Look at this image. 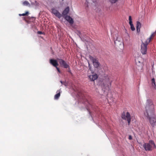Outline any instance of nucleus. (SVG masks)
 I'll list each match as a JSON object with an SVG mask.
<instances>
[{"label":"nucleus","instance_id":"nucleus-1","mask_svg":"<svg viewBox=\"0 0 156 156\" xmlns=\"http://www.w3.org/2000/svg\"><path fill=\"white\" fill-rule=\"evenodd\" d=\"M145 115L146 117L154 115V106L152 101L151 99L147 100L145 106Z\"/></svg>","mask_w":156,"mask_h":156},{"label":"nucleus","instance_id":"nucleus-2","mask_svg":"<svg viewBox=\"0 0 156 156\" xmlns=\"http://www.w3.org/2000/svg\"><path fill=\"white\" fill-rule=\"evenodd\" d=\"M143 147L146 151H151L156 147V146L153 141L150 140L149 143H144Z\"/></svg>","mask_w":156,"mask_h":156},{"label":"nucleus","instance_id":"nucleus-3","mask_svg":"<svg viewBox=\"0 0 156 156\" xmlns=\"http://www.w3.org/2000/svg\"><path fill=\"white\" fill-rule=\"evenodd\" d=\"M121 118L124 120H126L128 122V125H129L131 119L130 115L128 112H127L126 114L125 112H123L122 113Z\"/></svg>","mask_w":156,"mask_h":156},{"label":"nucleus","instance_id":"nucleus-4","mask_svg":"<svg viewBox=\"0 0 156 156\" xmlns=\"http://www.w3.org/2000/svg\"><path fill=\"white\" fill-rule=\"evenodd\" d=\"M147 44L146 43V41L144 43L143 42H142L141 44V49L140 51L141 53L143 55L146 54L147 53V45L148 44Z\"/></svg>","mask_w":156,"mask_h":156},{"label":"nucleus","instance_id":"nucleus-5","mask_svg":"<svg viewBox=\"0 0 156 156\" xmlns=\"http://www.w3.org/2000/svg\"><path fill=\"white\" fill-rule=\"evenodd\" d=\"M147 117L149 120L150 123L152 126L154 127V126L156 125V117L155 114H154V115Z\"/></svg>","mask_w":156,"mask_h":156},{"label":"nucleus","instance_id":"nucleus-6","mask_svg":"<svg viewBox=\"0 0 156 156\" xmlns=\"http://www.w3.org/2000/svg\"><path fill=\"white\" fill-rule=\"evenodd\" d=\"M57 60L59 62L60 66L65 68H69V66L66 62L62 59L57 58Z\"/></svg>","mask_w":156,"mask_h":156},{"label":"nucleus","instance_id":"nucleus-7","mask_svg":"<svg viewBox=\"0 0 156 156\" xmlns=\"http://www.w3.org/2000/svg\"><path fill=\"white\" fill-rule=\"evenodd\" d=\"M89 58L92 61L94 66L96 68H98L99 66V63L98 61L96 58H94L91 55H89Z\"/></svg>","mask_w":156,"mask_h":156},{"label":"nucleus","instance_id":"nucleus-8","mask_svg":"<svg viewBox=\"0 0 156 156\" xmlns=\"http://www.w3.org/2000/svg\"><path fill=\"white\" fill-rule=\"evenodd\" d=\"M51 12L54 14L56 16L60 18L62 17V15L57 10L54 8H52L51 9Z\"/></svg>","mask_w":156,"mask_h":156},{"label":"nucleus","instance_id":"nucleus-9","mask_svg":"<svg viewBox=\"0 0 156 156\" xmlns=\"http://www.w3.org/2000/svg\"><path fill=\"white\" fill-rule=\"evenodd\" d=\"M101 87L102 90H103L104 91L106 90H109V86L108 84L105 83H104L101 85Z\"/></svg>","mask_w":156,"mask_h":156},{"label":"nucleus","instance_id":"nucleus-10","mask_svg":"<svg viewBox=\"0 0 156 156\" xmlns=\"http://www.w3.org/2000/svg\"><path fill=\"white\" fill-rule=\"evenodd\" d=\"M57 61V59L55 60L51 59L50 60V63L54 67H56L58 65Z\"/></svg>","mask_w":156,"mask_h":156},{"label":"nucleus","instance_id":"nucleus-11","mask_svg":"<svg viewBox=\"0 0 156 156\" xmlns=\"http://www.w3.org/2000/svg\"><path fill=\"white\" fill-rule=\"evenodd\" d=\"M64 18L70 24H73V23L74 21L73 19L70 16H66Z\"/></svg>","mask_w":156,"mask_h":156},{"label":"nucleus","instance_id":"nucleus-12","mask_svg":"<svg viewBox=\"0 0 156 156\" xmlns=\"http://www.w3.org/2000/svg\"><path fill=\"white\" fill-rule=\"evenodd\" d=\"M129 23L130 25V27H131L130 28H131V30L132 31L135 30V27H134L133 24L132 23V19L131 16H129Z\"/></svg>","mask_w":156,"mask_h":156},{"label":"nucleus","instance_id":"nucleus-13","mask_svg":"<svg viewBox=\"0 0 156 156\" xmlns=\"http://www.w3.org/2000/svg\"><path fill=\"white\" fill-rule=\"evenodd\" d=\"M69 7H67L63 11L62 13L63 16L64 17L66 16H67V15L69 12Z\"/></svg>","mask_w":156,"mask_h":156},{"label":"nucleus","instance_id":"nucleus-14","mask_svg":"<svg viewBox=\"0 0 156 156\" xmlns=\"http://www.w3.org/2000/svg\"><path fill=\"white\" fill-rule=\"evenodd\" d=\"M156 34V32H154L151 35L149 38H148L146 41V43L147 44H149L151 41V40L153 39L154 37L155 36Z\"/></svg>","mask_w":156,"mask_h":156},{"label":"nucleus","instance_id":"nucleus-15","mask_svg":"<svg viewBox=\"0 0 156 156\" xmlns=\"http://www.w3.org/2000/svg\"><path fill=\"white\" fill-rule=\"evenodd\" d=\"M90 80L92 81H94L98 78V76L97 74L90 75L89 76Z\"/></svg>","mask_w":156,"mask_h":156},{"label":"nucleus","instance_id":"nucleus-16","mask_svg":"<svg viewBox=\"0 0 156 156\" xmlns=\"http://www.w3.org/2000/svg\"><path fill=\"white\" fill-rule=\"evenodd\" d=\"M141 27V24L140 22L139 21L136 22V28L137 32L139 33L140 32V28Z\"/></svg>","mask_w":156,"mask_h":156},{"label":"nucleus","instance_id":"nucleus-17","mask_svg":"<svg viewBox=\"0 0 156 156\" xmlns=\"http://www.w3.org/2000/svg\"><path fill=\"white\" fill-rule=\"evenodd\" d=\"M151 84L152 86L155 89L156 87V85L155 84V79L154 78H153L151 79Z\"/></svg>","mask_w":156,"mask_h":156},{"label":"nucleus","instance_id":"nucleus-18","mask_svg":"<svg viewBox=\"0 0 156 156\" xmlns=\"http://www.w3.org/2000/svg\"><path fill=\"white\" fill-rule=\"evenodd\" d=\"M60 95V92L59 91L55 95L54 97V98L55 99H58L59 98V97Z\"/></svg>","mask_w":156,"mask_h":156},{"label":"nucleus","instance_id":"nucleus-19","mask_svg":"<svg viewBox=\"0 0 156 156\" xmlns=\"http://www.w3.org/2000/svg\"><path fill=\"white\" fill-rule=\"evenodd\" d=\"M28 14H29L28 12L27 11L25 13H23V14H19V16H27Z\"/></svg>","mask_w":156,"mask_h":156},{"label":"nucleus","instance_id":"nucleus-20","mask_svg":"<svg viewBox=\"0 0 156 156\" xmlns=\"http://www.w3.org/2000/svg\"><path fill=\"white\" fill-rule=\"evenodd\" d=\"M23 5H30V3L27 1H25L23 3Z\"/></svg>","mask_w":156,"mask_h":156},{"label":"nucleus","instance_id":"nucleus-21","mask_svg":"<svg viewBox=\"0 0 156 156\" xmlns=\"http://www.w3.org/2000/svg\"><path fill=\"white\" fill-rule=\"evenodd\" d=\"M136 64L138 65L139 63L140 64V65L142 66V62H140L139 61L138 59L136 60Z\"/></svg>","mask_w":156,"mask_h":156},{"label":"nucleus","instance_id":"nucleus-22","mask_svg":"<svg viewBox=\"0 0 156 156\" xmlns=\"http://www.w3.org/2000/svg\"><path fill=\"white\" fill-rule=\"evenodd\" d=\"M60 83L62 84H63V85H64L65 86H66L67 85H66V82H63L62 81V80H61L60 81Z\"/></svg>","mask_w":156,"mask_h":156},{"label":"nucleus","instance_id":"nucleus-23","mask_svg":"<svg viewBox=\"0 0 156 156\" xmlns=\"http://www.w3.org/2000/svg\"><path fill=\"white\" fill-rule=\"evenodd\" d=\"M118 0H110V1L112 3H115Z\"/></svg>","mask_w":156,"mask_h":156},{"label":"nucleus","instance_id":"nucleus-24","mask_svg":"<svg viewBox=\"0 0 156 156\" xmlns=\"http://www.w3.org/2000/svg\"><path fill=\"white\" fill-rule=\"evenodd\" d=\"M56 68L58 71L59 73H61V71H60V70H59V68H58L57 66H56V67H55Z\"/></svg>","mask_w":156,"mask_h":156},{"label":"nucleus","instance_id":"nucleus-25","mask_svg":"<svg viewBox=\"0 0 156 156\" xmlns=\"http://www.w3.org/2000/svg\"><path fill=\"white\" fill-rule=\"evenodd\" d=\"M129 139L130 140H131L132 139V137L131 135H130L129 136Z\"/></svg>","mask_w":156,"mask_h":156},{"label":"nucleus","instance_id":"nucleus-26","mask_svg":"<svg viewBox=\"0 0 156 156\" xmlns=\"http://www.w3.org/2000/svg\"><path fill=\"white\" fill-rule=\"evenodd\" d=\"M37 34H42V32L41 31H38L37 32Z\"/></svg>","mask_w":156,"mask_h":156},{"label":"nucleus","instance_id":"nucleus-27","mask_svg":"<svg viewBox=\"0 0 156 156\" xmlns=\"http://www.w3.org/2000/svg\"><path fill=\"white\" fill-rule=\"evenodd\" d=\"M68 69H69V70H68V72H69V73H71V70L70 69V68H69H69H68Z\"/></svg>","mask_w":156,"mask_h":156},{"label":"nucleus","instance_id":"nucleus-28","mask_svg":"<svg viewBox=\"0 0 156 156\" xmlns=\"http://www.w3.org/2000/svg\"><path fill=\"white\" fill-rule=\"evenodd\" d=\"M31 18H34V17H28V19H30V20L31 19Z\"/></svg>","mask_w":156,"mask_h":156},{"label":"nucleus","instance_id":"nucleus-29","mask_svg":"<svg viewBox=\"0 0 156 156\" xmlns=\"http://www.w3.org/2000/svg\"><path fill=\"white\" fill-rule=\"evenodd\" d=\"M89 70L90 69L91 70V67H90V65L89 63Z\"/></svg>","mask_w":156,"mask_h":156},{"label":"nucleus","instance_id":"nucleus-30","mask_svg":"<svg viewBox=\"0 0 156 156\" xmlns=\"http://www.w3.org/2000/svg\"><path fill=\"white\" fill-rule=\"evenodd\" d=\"M87 110H88V111L89 112V113H90V111L88 110V109H87Z\"/></svg>","mask_w":156,"mask_h":156},{"label":"nucleus","instance_id":"nucleus-31","mask_svg":"<svg viewBox=\"0 0 156 156\" xmlns=\"http://www.w3.org/2000/svg\"><path fill=\"white\" fill-rule=\"evenodd\" d=\"M111 82H110L109 84H110V85H111Z\"/></svg>","mask_w":156,"mask_h":156},{"label":"nucleus","instance_id":"nucleus-32","mask_svg":"<svg viewBox=\"0 0 156 156\" xmlns=\"http://www.w3.org/2000/svg\"><path fill=\"white\" fill-rule=\"evenodd\" d=\"M25 21H26L27 22V23L28 22V21H27V20H25Z\"/></svg>","mask_w":156,"mask_h":156},{"label":"nucleus","instance_id":"nucleus-33","mask_svg":"<svg viewBox=\"0 0 156 156\" xmlns=\"http://www.w3.org/2000/svg\"><path fill=\"white\" fill-rule=\"evenodd\" d=\"M62 0V1H63V0Z\"/></svg>","mask_w":156,"mask_h":156}]
</instances>
